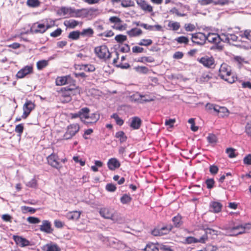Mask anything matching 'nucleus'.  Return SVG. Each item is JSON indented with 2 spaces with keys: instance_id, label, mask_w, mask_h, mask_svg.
I'll list each match as a JSON object with an SVG mask.
<instances>
[{
  "instance_id": "obj_51",
  "label": "nucleus",
  "mask_w": 251,
  "mask_h": 251,
  "mask_svg": "<svg viewBox=\"0 0 251 251\" xmlns=\"http://www.w3.org/2000/svg\"><path fill=\"white\" fill-rule=\"evenodd\" d=\"M138 61L140 62H146L152 63L154 61V59L153 57L151 56H144L139 58Z\"/></svg>"
},
{
  "instance_id": "obj_28",
  "label": "nucleus",
  "mask_w": 251,
  "mask_h": 251,
  "mask_svg": "<svg viewBox=\"0 0 251 251\" xmlns=\"http://www.w3.org/2000/svg\"><path fill=\"white\" fill-rule=\"evenodd\" d=\"M172 222L175 227H180L183 225L182 216L180 214H177L172 218Z\"/></svg>"
},
{
  "instance_id": "obj_4",
  "label": "nucleus",
  "mask_w": 251,
  "mask_h": 251,
  "mask_svg": "<svg viewBox=\"0 0 251 251\" xmlns=\"http://www.w3.org/2000/svg\"><path fill=\"white\" fill-rule=\"evenodd\" d=\"M251 230V224H245L244 225H240L235 226L232 228L233 234L229 235H239L243 233H249Z\"/></svg>"
},
{
  "instance_id": "obj_63",
  "label": "nucleus",
  "mask_w": 251,
  "mask_h": 251,
  "mask_svg": "<svg viewBox=\"0 0 251 251\" xmlns=\"http://www.w3.org/2000/svg\"><path fill=\"white\" fill-rule=\"evenodd\" d=\"M205 107L207 110H213V111L215 112L216 110H217L216 108H218V105H216L213 103H207Z\"/></svg>"
},
{
  "instance_id": "obj_44",
  "label": "nucleus",
  "mask_w": 251,
  "mask_h": 251,
  "mask_svg": "<svg viewBox=\"0 0 251 251\" xmlns=\"http://www.w3.org/2000/svg\"><path fill=\"white\" fill-rule=\"evenodd\" d=\"M80 69L88 72H93L95 70V67L94 65L88 64L83 65Z\"/></svg>"
},
{
  "instance_id": "obj_58",
  "label": "nucleus",
  "mask_w": 251,
  "mask_h": 251,
  "mask_svg": "<svg viewBox=\"0 0 251 251\" xmlns=\"http://www.w3.org/2000/svg\"><path fill=\"white\" fill-rule=\"evenodd\" d=\"M168 26L171 27L174 31L177 30L180 27V24L177 22H170L168 24Z\"/></svg>"
},
{
  "instance_id": "obj_39",
  "label": "nucleus",
  "mask_w": 251,
  "mask_h": 251,
  "mask_svg": "<svg viewBox=\"0 0 251 251\" xmlns=\"http://www.w3.org/2000/svg\"><path fill=\"white\" fill-rule=\"evenodd\" d=\"M132 200L131 197L127 194H124L120 199L121 202L123 204H127L129 203Z\"/></svg>"
},
{
  "instance_id": "obj_46",
  "label": "nucleus",
  "mask_w": 251,
  "mask_h": 251,
  "mask_svg": "<svg viewBox=\"0 0 251 251\" xmlns=\"http://www.w3.org/2000/svg\"><path fill=\"white\" fill-rule=\"evenodd\" d=\"M152 43V41L151 39H141L139 43H138V44L139 46H149L151 45Z\"/></svg>"
},
{
  "instance_id": "obj_24",
  "label": "nucleus",
  "mask_w": 251,
  "mask_h": 251,
  "mask_svg": "<svg viewBox=\"0 0 251 251\" xmlns=\"http://www.w3.org/2000/svg\"><path fill=\"white\" fill-rule=\"evenodd\" d=\"M43 251H61V249L56 244L49 243L42 247Z\"/></svg>"
},
{
  "instance_id": "obj_6",
  "label": "nucleus",
  "mask_w": 251,
  "mask_h": 251,
  "mask_svg": "<svg viewBox=\"0 0 251 251\" xmlns=\"http://www.w3.org/2000/svg\"><path fill=\"white\" fill-rule=\"evenodd\" d=\"M95 53L100 59H108L110 57V53L108 48L105 45L96 47L94 49Z\"/></svg>"
},
{
  "instance_id": "obj_17",
  "label": "nucleus",
  "mask_w": 251,
  "mask_h": 251,
  "mask_svg": "<svg viewBox=\"0 0 251 251\" xmlns=\"http://www.w3.org/2000/svg\"><path fill=\"white\" fill-rule=\"evenodd\" d=\"M198 61L207 68H212V65H213L214 63L213 58L207 56L202 57L200 59L198 58Z\"/></svg>"
},
{
  "instance_id": "obj_19",
  "label": "nucleus",
  "mask_w": 251,
  "mask_h": 251,
  "mask_svg": "<svg viewBox=\"0 0 251 251\" xmlns=\"http://www.w3.org/2000/svg\"><path fill=\"white\" fill-rule=\"evenodd\" d=\"M79 114L80 115V119L81 122L85 123L86 119H89V112L90 109L88 107H83L81 108L79 111Z\"/></svg>"
},
{
  "instance_id": "obj_13",
  "label": "nucleus",
  "mask_w": 251,
  "mask_h": 251,
  "mask_svg": "<svg viewBox=\"0 0 251 251\" xmlns=\"http://www.w3.org/2000/svg\"><path fill=\"white\" fill-rule=\"evenodd\" d=\"M56 85L61 86L68 84H75V81L73 79L70 75H66L60 77H57L56 79Z\"/></svg>"
},
{
  "instance_id": "obj_26",
  "label": "nucleus",
  "mask_w": 251,
  "mask_h": 251,
  "mask_svg": "<svg viewBox=\"0 0 251 251\" xmlns=\"http://www.w3.org/2000/svg\"><path fill=\"white\" fill-rule=\"evenodd\" d=\"M216 109L217 110H216L215 112L219 117H224L228 116V110L226 107L218 105V108Z\"/></svg>"
},
{
  "instance_id": "obj_30",
  "label": "nucleus",
  "mask_w": 251,
  "mask_h": 251,
  "mask_svg": "<svg viewBox=\"0 0 251 251\" xmlns=\"http://www.w3.org/2000/svg\"><path fill=\"white\" fill-rule=\"evenodd\" d=\"M79 22L74 19H70L69 20L65 21L64 22V25L67 27L71 28H74L77 26Z\"/></svg>"
},
{
  "instance_id": "obj_2",
  "label": "nucleus",
  "mask_w": 251,
  "mask_h": 251,
  "mask_svg": "<svg viewBox=\"0 0 251 251\" xmlns=\"http://www.w3.org/2000/svg\"><path fill=\"white\" fill-rule=\"evenodd\" d=\"M231 75V70L230 67L226 64H223L221 65L219 69V76L220 77L229 83H232L234 82V78Z\"/></svg>"
},
{
  "instance_id": "obj_32",
  "label": "nucleus",
  "mask_w": 251,
  "mask_h": 251,
  "mask_svg": "<svg viewBox=\"0 0 251 251\" xmlns=\"http://www.w3.org/2000/svg\"><path fill=\"white\" fill-rule=\"evenodd\" d=\"M115 137L119 139L121 143L126 142L127 139V136L123 131H119L117 132L115 134Z\"/></svg>"
},
{
  "instance_id": "obj_47",
  "label": "nucleus",
  "mask_w": 251,
  "mask_h": 251,
  "mask_svg": "<svg viewBox=\"0 0 251 251\" xmlns=\"http://www.w3.org/2000/svg\"><path fill=\"white\" fill-rule=\"evenodd\" d=\"M134 5V1L132 0H122L121 5L123 7L133 6Z\"/></svg>"
},
{
  "instance_id": "obj_55",
  "label": "nucleus",
  "mask_w": 251,
  "mask_h": 251,
  "mask_svg": "<svg viewBox=\"0 0 251 251\" xmlns=\"http://www.w3.org/2000/svg\"><path fill=\"white\" fill-rule=\"evenodd\" d=\"M145 251H159L158 248L154 244H151L147 245L145 248Z\"/></svg>"
},
{
  "instance_id": "obj_53",
  "label": "nucleus",
  "mask_w": 251,
  "mask_h": 251,
  "mask_svg": "<svg viewBox=\"0 0 251 251\" xmlns=\"http://www.w3.org/2000/svg\"><path fill=\"white\" fill-rule=\"evenodd\" d=\"M235 151V149L231 148H228L226 149V153L230 158H233L236 156Z\"/></svg>"
},
{
  "instance_id": "obj_38",
  "label": "nucleus",
  "mask_w": 251,
  "mask_h": 251,
  "mask_svg": "<svg viewBox=\"0 0 251 251\" xmlns=\"http://www.w3.org/2000/svg\"><path fill=\"white\" fill-rule=\"evenodd\" d=\"M48 65V61L42 60L37 62V68L39 70H42Z\"/></svg>"
},
{
  "instance_id": "obj_43",
  "label": "nucleus",
  "mask_w": 251,
  "mask_h": 251,
  "mask_svg": "<svg viewBox=\"0 0 251 251\" xmlns=\"http://www.w3.org/2000/svg\"><path fill=\"white\" fill-rule=\"evenodd\" d=\"M205 183L207 189H211L214 187L215 181L213 178H208L205 180Z\"/></svg>"
},
{
  "instance_id": "obj_52",
  "label": "nucleus",
  "mask_w": 251,
  "mask_h": 251,
  "mask_svg": "<svg viewBox=\"0 0 251 251\" xmlns=\"http://www.w3.org/2000/svg\"><path fill=\"white\" fill-rule=\"evenodd\" d=\"M171 14H176L177 16L179 17H184L187 15L186 13L179 12L178 9L176 7L172 8L169 11Z\"/></svg>"
},
{
  "instance_id": "obj_16",
  "label": "nucleus",
  "mask_w": 251,
  "mask_h": 251,
  "mask_svg": "<svg viewBox=\"0 0 251 251\" xmlns=\"http://www.w3.org/2000/svg\"><path fill=\"white\" fill-rule=\"evenodd\" d=\"M207 236H202L199 238V239L195 238L193 236H188L183 243L188 244L197 243H204L207 240Z\"/></svg>"
},
{
  "instance_id": "obj_54",
  "label": "nucleus",
  "mask_w": 251,
  "mask_h": 251,
  "mask_svg": "<svg viewBox=\"0 0 251 251\" xmlns=\"http://www.w3.org/2000/svg\"><path fill=\"white\" fill-rule=\"evenodd\" d=\"M24 125L23 124H20L15 127V131L18 133V136L21 137L24 131Z\"/></svg>"
},
{
  "instance_id": "obj_37",
  "label": "nucleus",
  "mask_w": 251,
  "mask_h": 251,
  "mask_svg": "<svg viewBox=\"0 0 251 251\" xmlns=\"http://www.w3.org/2000/svg\"><path fill=\"white\" fill-rule=\"evenodd\" d=\"M40 1L39 0H27L26 1L27 5L32 8L37 7L40 5Z\"/></svg>"
},
{
  "instance_id": "obj_12",
  "label": "nucleus",
  "mask_w": 251,
  "mask_h": 251,
  "mask_svg": "<svg viewBox=\"0 0 251 251\" xmlns=\"http://www.w3.org/2000/svg\"><path fill=\"white\" fill-rule=\"evenodd\" d=\"M114 210L110 207H102L99 210L100 215L105 219L114 220Z\"/></svg>"
},
{
  "instance_id": "obj_10",
  "label": "nucleus",
  "mask_w": 251,
  "mask_h": 251,
  "mask_svg": "<svg viewBox=\"0 0 251 251\" xmlns=\"http://www.w3.org/2000/svg\"><path fill=\"white\" fill-rule=\"evenodd\" d=\"M173 229V226L167 225L162 227L155 228L151 231V235H163L168 234Z\"/></svg>"
},
{
  "instance_id": "obj_5",
  "label": "nucleus",
  "mask_w": 251,
  "mask_h": 251,
  "mask_svg": "<svg viewBox=\"0 0 251 251\" xmlns=\"http://www.w3.org/2000/svg\"><path fill=\"white\" fill-rule=\"evenodd\" d=\"M78 124H71L67 127L66 131L63 135V139L69 140L72 138L79 130Z\"/></svg>"
},
{
  "instance_id": "obj_59",
  "label": "nucleus",
  "mask_w": 251,
  "mask_h": 251,
  "mask_svg": "<svg viewBox=\"0 0 251 251\" xmlns=\"http://www.w3.org/2000/svg\"><path fill=\"white\" fill-rule=\"evenodd\" d=\"M229 0H217L213 2L214 5H219L221 6L227 5L229 3Z\"/></svg>"
},
{
  "instance_id": "obj_61",
  "label": "nucleus",
  "mask_w": 251,
  "mask_h": 251,
  "mask_svg": "<svg viewBox=\"0 0 251 251\" xmlns=\"http://www.w3.org/2000/svg\"><path fill=\"white\" fill-rule=\"evenodd\" d=\"M62 32V30L60 28H57L54 31L50 33V35L52 37H57L60 36Z\"/></svg>"
},
{
  "instance_id": "obj_62",
  "label": "nucleus",
  "mask_w": 251,
  "mask_h": 251,
  "mask_svg": "<svg viewBox=\"0 0 251 251\" xmlns=\"http://www.w3.org/2000/svg\"><path fill=\"white\" fill-rule=\"evenodd\" d=\"M27 220L30 224H38L40 222V219L34 217H29Z\"/></svg>"
},
{
  "instance_id": "obj_64",
  "label": "nucleus",
  "mask_w": 251,
  "mask_h": 251,
  "mask_svg": "<svg viewBox=\"0 0 251 251\" xmlns=\"http://www.w3.org/2000/svg\"><path fill=\"white\" fill-rule=\"evenodd\" d=\"M219 171L218 167L215 165H211L209 167V172L212 175L216 174Z\"/></svg>"
},
{
  "instance_id": "obj_20",
  "label": "nucleus",
  "mask_w": 251,
  "mask_h": 251,
  "mask_svg": "<svg viewBox=\"0 0 251 251\" xmlns=\"http://www.w3.org/2000/svg\"><path fill=\"white\" fill-rule=\"evenodd\" d=\"M121 164L117 159L111 158L109 159L107 162L108 168L109 170L113 171L120 167Z\"/></svg>"
},
{
  "instance_id": "obj_9",
  "label": "nucleus",
  "mask_w": 251,
  "mask_h": 251,
  "mask_svg": "<svg viewBox=\"0 0 251 251\" xmlns=\"http://www.w3.org/2000/svg\"><path fill=\"white\" fill-rule=\"evenodd\" d=\"M35 105L31 100H26L23 106V114L22 118L26 119L31 111L35 108Z\"/></svg>"
},
{
  "instance_id": "obj_14",
  "label": "nucleus",
  "mask_w": 251,
  "mask_h": 251,
  "mask_svg": "<svg viewBox=\"0 0 251 251\" xmlns=\"http://www.w3.org/2000/svg\"><path fill=\"white\" fill-rule=\"evenodd\" d=\"M33 34L44 33L45 32V24L36 22L34 23L30 29Z\"/></svg>"
},
{
  "instance_id": "obj_31",
  "label": "nucleus",
  "mask_w": 251,
  "mask_h": 251,
  "mask_svg": "<svg viewBox=\"0 0 251 251\" xmlns=\"http://www.w3.org/2000/svg\"><path fill=\"white\" fill-rule=\"evenodd\" d=\"M142 33V31L141 29L133 28L129 31H127V34L130 37H136L140 35Z\"/></svg>"
},
{
  "instance_id": "obj_15",
  "label": "nucleus",
  "mask_w": 251,
  "mask_h": 251,
  "mask_svg": "<svg viewBox=\"0 0 251 251\" xmlns=\"http://www.w3.org/2000/svg\"><path fill=\"white\" fill-rule=\"evenodd\" d=\"M33 68L31 66H26L20 70L16 74V77L18 78H24L27 75L32 73Z\"/></svg>"
},
{
  "instance_id": "obj_7",
  "label": "nucleus",
  "mask_w": 251,
  "mask_h": 251,
  "mask_svg": "<svg viewBox=\"0 0 251 251\" xmlns=\"http://www.w3.org/2000/svg\"><path fill=\"white\" fill-rule=\"evenodd\" d=\"M47 160L49 165L58 170H60L63 167L59 162L58 155L55 153L50 154L47 157Z\"/></svg>"
},
{
  "instance_id": "obj_56",
  "label": "nucleus",
  "mask_w": 251,
  "mask_h": 251,
  "mask_svg": "<svg viewBox=\"0 0 251 251\" xmlns=\"http://www.w3.org/2000/svg\"><path fill=\"white\" fill-rule=\"evenodd\" d=\"M207 140L210 144H215L217 141V137L213 134H209L207 137Z\"/></svg>"
},
{
  "instance_id": "obj_29",
  "label": "nucleus",
  "mask_w": 251,
  "mask_h": 251,
  "mask_svg": "<svg viewBox=\"0 0 251 251\" xmlns=\"http://www.w3.org/2000/svg\"><path fill=\"white\" fill-rule=\"evenodd\" d=\"M107 241L109 242V245L115 248H121L122 246L123 245L121 242L114 237L107 239Z\"/></svg>"
},
{
  "instance_id": "obj_1",
  "label": "nucleus",
  "mask_w": 251,
  "mask_h": 251,
  "mask_svg": "<svg viewBox=\"0 0 251 251\" xmlns=\"http://www.w3.org/2000/svg\"><path fill=\"white\" fill-rule=\"evenodd\" d=\"M81 10L75 9L72 7L62 6L58 8L56 13L60 16H68L70 17H80L81 16Z\"/></svg>"
},
{
  "instance_id": "obj_3",
  "label": "nucleus",
  "mask_w": 251,
  "mask_h": 251,
  "mask_svg": "<svg viewBox=\"0 0 251 251\" xmlns=\"http://www.w3.org/2000/svg\"><path fill=\"white\" fill-rule=\"evenodd\" d=\"M206 40L209 43L213 44V45L210 47L211 50H220L223 49V46L220 44L221 40L220 35L216 33H209L206 35Z\"/></svg>"
},
{
  "instance_id": "obj_18",
  "label": "nucleus",
  "mask_w": 251,
  "mask_h": 251,
  "mask_svg": "<svg viewBox=\"0 0 251 251\" xmlns=\"http://www.w3.org/2000/svg\"><path fill=\"white\" fill-rule=\"evenodd\" d=\"M40 229L41 231L47 234L51 233L53 230L51 226L50 223L48 220H44L42 222V224L40 226Z\"/></svg>"
},
{
  "instance_id": "obj_57",
  "label": "nucleus",
  "mask_w": 251,
  "mask_h": 251,
  "mask_svg": "<svg viewBox=\"0 0 251 251\" xmlns=\"http://www.w3.org/2000/svg\"><path fill=\"white\" fill-rule=\"evenodd\" d=\"M116 186L112 183H108L105 186V189L109 192H115L116 190Z\"/></svg>"
},
{
  "instance_id": "obj_45",
  "label": "nucleus",
  "mask_w": 251,
  "mask_h": 251,
  "mask_svg": "<svg viewBox=\"0 0 251 251\" xmlns=\"http://www.w3.org/2000/svg\"><path fill=\"white\" fill-rule=\"evenodd\" d=\"M134 69L136 72H137L138 73L145 74H147L149 71L148 68L145 66H138L135 67L134 68Z\"/></svg>"
},
{
  "instance_id": "obj_23",
  "label": "nucleus",
  "mask_w": 251,
  "mask_h": 251,
  "mask_svg": "<svg viewBox=\"0 0 251 251\" xmlns=\"http://www.w3.org/2000/svg\"><path fill=\"white\" fill-rule=\"evenodd\" d=\"M142 124V121L138 117H134L132 118L129 126L133 129H138Z\"/></svg>"
},
{
  "instance_id": "obj_27",
  "label": "nucleus",
  "mask_w": 251,
  "mask_h": 251,
  "mask_svg": "<svg viewBox=\"0 0 251 251\" xmlns=\"http://www.w3.org/2000/svg\"><path fill=\"white\" fill-rule=\"evenodd\" d=\"M129 99L131 102L138 103H143L142 95H141L139 93H136L135 94H133L130 97Z\"/></svg>"
},
{
  "instance_id": "obj_25",
  "label": "nucleus",
  "mask_w": 251,
  "mask_h": 251,
  "mask_svg": "<svg viewBox=\"0 0 251 251\" xmlns=\"http://www.w3.org/2000/svg\"><path fill=\"white\" fill-rule=\"evenodd\" d=\"M16 244L21 247H25L29 245V242L22 236H13Z\"/></svg>"
},
{
  "instance_id": "obj_60",
  "label": "nucleus",
  "mask_w": 251,
  "mask_h": 251,
  "mask_svg": "<svg viewBox=\"0 0 251 251\" xmlns=\"http://www.w3.org/2000/svg\"><path fill=\"white\" fill-rule=\"evenodd\" d=\"M143 103L147 102H151L154 100V97H151L148 95H143Z\"/></svg>"
},
{
  "instance_id": "obj_36",
  "label": "nucleus",
  "mask_w": 251,
  "mask_h": 251,
  "mask_svg": "<svg viewBox=\"0 0 251 251\" xmlns=\"http://www.w3.org/2000/svg\"><path fill=\"white\" fill-rule=\"evenodd\" d=\"M81 35L83 36L92 37L94 34V31L92 28L89 27L83 29L80 32Z\"/></svg>"
},
{
  "instance_id": "obj_35",
  "label": "nucleus",
  "mask_w": 251,
  "mask_h": 251,
  "mask_svg": "<svg viewBox=\"0 0 251 251\" xmlns=\"http://www.w3.org/2000/svg\"><path fill=\"white\" fill-rule=\"evenodd\" d=\"M90 121H85V124H93L96 123L98 120L99 119V116L96 113H92L91 114H89V118Z\"/></svg>"
},
{
  "instance_id": "obj_41",
  "label": "nucleus",
  "mask_w": 251,
  "mask_h": 251,
  "mask_svg": "<svg viewBox=\"0 0 251 251\" xmlns=\"http://www.w3.org/2000/svg\"><path fill=\"white\" fill-rule=\"evenodd\" d=\"M175 40L179 44H184L185 45L188 44L189 42L188 38L183 36L176 38Z\"/></svg>"
},
{
  "instance_id": "obj_33",
  "label": "nucleus",
  "mask_w": 251,
  "mask_h": 251,
  "mask_svg": "<svg viewBox=\"0 0 251 251\" xmlns=\"http://www.w3.org/2000/svg\"><path fill=\"white\" fill-rule=\"evenodd\" d=\"M80 212L77 211H72L67 214V218L70 220H77L80 216Z\"/></svg>"
},
{
  "instance_id": "obj_50",
  "label": "nucleus",
  "mask_w": 251,
  "mask_h": 251,
  "mask_svg": "<svg viewBox=\"0 0 251 251\" xmlns=\"http://www.w3.org/2000/svg\"><path fill=\"white\" fill-rule=\"evenodd\" d=\"M218 235V231L214 230L211 228H207L204 230V235Z\"/></svg>"
},
{
  "instance_id": "obj_22",
  "label": "nucleus",
  "mask_w": 251,
  "mask_h": 251,
  "mask_svg": "<svg viewBox=\"0 0 251 251\" xmlns=\"http://www.w3.org/2000/svg\"><path fill=\"white\" fill-rule=\"evenodd\" d=\"M222 204L218 201H211L210 203V210L214 213H219L221 211Z\"/></svg>"
},
{
  "instance_id": "obj_34",
  "label": "nucleus",
  "mask_w": 251,
  "mask_h": 251,
  "mask_svg": "<svg viewBox=\"0 0 251 251\" xmlns=\"http://www.w3.org/2000/svg\"><path fill=\"white\" fill-rule=\"evenodd\" d=\"M81 35L80 31L78 30L73 31L68 35V38L73 40H78Z\"/></svg>"
},
{
  "instance_id": "obj_21",
  "label": "nucleus",
  "mask_w": 251,
  "mask_h": 251,
  "mask_svg": "<svg viewBox=\"0 0 251 251\" xmlns=\"http://www.w3.org/2000/svg\"><path fill=\"white\" fill-rule=\"evenodd\" d=\"M137 4L140 7V8L145 11L149 12L152 11V7L148 4L147 2L144 0H136Z\"/></svg>"
},
{
  "instance_id": "obj_8",
  "label": "nucleus",
  "mask_w": 251,
  "mask_h": 251,
  "mask_svg": "<svg viewBox=\"0 0 251 251\" xmlns=\"http://www.w3.org/2000/svg\"><path fill=\"white\" fill-rule=\"evenodd\" d=\"M206 35L202 32H197L192 34V42L198 45H203L206 41Z\"/></svg>"
},
{
  "instance_id": "obj_40",
  "label": "nucleus",
  "mask_w": 251,
  "mask_h": 251,
  "mask_svg": "<svg viewBox=\"0 0 251 251\" xmlns=\"http://www.w3.org/2000/svg\"><path fill=\"white\" fill-rule=\"evenodd\" d=\"M25 185L29 188H36L37 187V180L34 177L30 181L26 182Z\"/></svg>"
},
{
  "instance_id": "obj_11",
  "label": "nucleus",
  "mask_w": 251,
  "mask_h": 251,
  "mask_svg": "<svg viewBox=\"0 0 251 251\" xmlns=\"http://www.w3.org/2000/svg\"><path fill=\"white\" fill-rule=\"evenodd\" d=\"M77 87L75 84H71L69 86H67L61 88L62 96L66 98V100L69 101L71 100V92L76 89Z\"/></svg>"
},
{
  "instance_id": "obj_42",
  "label": "nucleus",
  "mask_w": 251,
  "mask_h": 251,
  "mask_svg": "<svg viewBox=\"0 0 251 251\" xmlns=\"http://www.w3.org/2000/svg\"><path fill=\"white\" fill-rule=\"evenodd\" d=\"M212 78V76L208 73H203L199 78V81L201 83H203L208 81Z\"/></svg>"
},
{
  "instance_id": "obj_49",
  "label": "nucleus",
  "mask_w": 251,
  "mask_h": 251,
  "mask_svg": "<svg viewBox=\"0 0 251 251\" xmlns=\"http://www.w3.org/2000/svg\"><path fill=\"white\" fill-rule=\"evenodd\" d=\"M115 40L119 43H122L127 40V37L123 34H119L115 37Z\"/></svg>"
},
{
  "instance_id": "obj_48",
  "label": "nucleus",
  "mask_w": 251,
  "mask_h": 251,
  "mask_svg": "<svg viewBox=\"0 0 251 251\" xmlns=\"http://www.w3.org/2000/svg\"><path fill=\"white\" fill-rule=\"evenodd\" d=\"M220 42L221 41L230 44L229 34L222 33L220 35Z\"/></svg>"
}]
</instances>
